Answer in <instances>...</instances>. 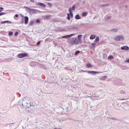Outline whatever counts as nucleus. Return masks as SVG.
Wrapping results in <instances>:
<instances>
[{
	"label": "nucleus",
	"instance_id": "2f4dec72",
	"mask_svg": "<svg viewBox=\"0 0 129 129\" xmlns=\"http://www.w3.org/2000/svg\"><path fill=\"white\" fill-rule=\"evenodd\" d=\"M19 35V32L17 31L15 33V36H18Z\"/></svg>",
	"mask_w": 129,
	"mask_h": 129
},
{
	"label": "nucleus",
	"instance_id": "f8f14e48",
	"mask_svg": "<svg viewBox=\"0 0 129 129\" xmlns=\"http://www.w3.org/2000/svg\"><path fill=\"white\" fill-rule=\"evenodd\" d=\"M81 37H82V35H79L78 36V42L79 44H81L82 43V40H81Z\"/></svg>",
	"mask_w": 129,
	"mask_h": 129
},
{
	"label": "nucleus",
	"instance_id": "bb28decb",
	"mask_svg": "<svg viewBox=\"0 0 129 129\" xmlns=\"http://www.w3.org/2000/svg\"><path fill=\"white\" fill-rule=\"evenodd\" d=\"M80 53V51L79 50H77V51H76L75 53V55H78V54Z\"/></svg>",
	"mask_w": 129,
	"mask_h": 129
},
{
	"label": "nucleus",
	"instance_id": "09e8293b",
	"mask_svg": "<svg viewBox=\"0 0 129 129\" xmlns=\"http://www.w3.org/2000/svg\"><path fill=\"white\" fill-rule=\"evenodd\" d=\"M67 1H69V0H67Z\"/></svg>",
	"mask_w": 129,
	"mask_h": 129
},
{
	"label": "nucleus",
	"instance_id": "c03bdc74",
	"mask_svg": "<svg viewBox=\"0 0 129 129\" xmlns=\"http://www.w3.org/2000/svg\"><path fill=\"white\" fill-rule=\"evenodd\" d=\"M60 110H64V109H63V108H60Z\"/></svg>",
	"mask_w": 129,
	"mask_h": 129
},
{
	"label": "nucleus",
	"instance_id": "a19ab883",
	"mask_svg": "<svg viewBox=\"0 0 129 129\" xmlns=\"http://www.w3.org/2000/svg\"><path fill=\"white\" fill-rule=\"evenodd\" d=\"M126 63H129V58L125 61Z\"/></svg>",
	"mask_w": 129,
	"mask_h": 129
},
{
	"label": "nucleus",
	"instance_id": "a878e982",
	"mask_svg": "<svg viewBox=\"0 0 129 129\" xmlns=\"http://www.w3.org/2000/svg\"><path fill=\"white\" fill-rule=\"evenodd\" d=\"M91 46H93V48H94V47H95V46H96V43H93L91 44Z\"/></svg>",
	"mask_w": 129,
	"mask_h": 129
},
{
	"label": "nucleus",
	"instance_id": "473e14b6",
	"mask_svg": "<svg viewBox=\"0 0 129 129\" xmlns=\"http://www.w3.org/2000/svg\"><path fill=\"white\" fill-rule=\"evenodd\" d=\"M106 78V76H103L102 77V80H104V79H105Z\"/></svg>",
	"mask_w": 129,
	"mask_h": 129
},
{
	"label": "nucleus",
	"instance_id": "2eb2a0df",
	"mask_svg": "<svg viewBox=\"0 0 129 129\" xmlns=\"http://www.w3.org/2000/svg\"><path fill=\"white\" fill-rule=\"evenodd\" d=\"M96 38V35L92 34L90 36V40H93V39H95Z\"/></svg>",
	"mask_w": 129,
	"mask_h": 129
},
{
	"label": "nucleus",
	"instance_id": "49530a36",
	"mask_svg": "<svg viewBox=\"0 0 129 129\" xmlns=\"http://www.w3.org/2000/svg\"><path fill=\"white\" fill-rule=\"evenodd\" d=\"M88 97H95V96H88Z\"/></svg>",
	"mask_w": 129,
	"mask_h": 129
},
{
	"label": "nucleus",
	"instance_id": "4c0bfd02",
	"mask_svg": "<svg viewBox=\"0 0 129 129\" xmlns=\"http://www.w3.org/2000/svg\"><path fill=\"white\" fill-rule=\"evenodd\" d=\"M21 24H24V19L21 20Z\"/></svg>",
	"mask_w": 129,
	"mask_h": 129
},
{
	"label": "nucleus",
	"instance_id": "ea45409f",
	"mask_svg": "<svg viewBox=\"0 0 129 129\" xmlns=\"http://www.w3.org/2000/svg\"><path fill=\"white\" fill-rule=\"evenodd\" d=\"M73 30H77V28L74 27H73Z\"/></svg>",
	"mask_w": 129,
	"mask_h": 129
},
{
	"label": "nucleus",
	"instance_id": "58836bf2",
	"mask_svg": "<svg viewBox=\"0 0 129 129\" xmlns=\"http://www.w3.org/2000/svg\"><path fill=\"white\" fill-rule=\"evenodd\" d=\"M48 6H49L50 8L52 7L50 3H48Z\"/></svg>",
	"mask_w": 129,
	"mask_h": 129
},
{
	"label": "nucleus",
	"instance_id": "c9c22d12",
	"mask_svg": "<svg viewBox=\"0 0 129 129\" xmlns=\"http://www.w3.org/2000/svg\"><path fill=\"white\" fill-rule=\"evenodd\" d=\"M111 119H112L113 120H116V118H113V117H111L110 118Z\"/></svg>",
	"mask_w": 129,
	"mask_h": 129
},
{
	"label": "nucleus",
	"instance_id": "f257e3e1",
	"mask_svg": "<svg viewBox=\"0 0 129 129\" xmlns=\"http://www.w3.org/2000/svg\"><path fill=\"white\" fill-rule=\"evenodd\" d=\"M24 9H25L26 11H27L28 14H30V15L31 14H36V13H40V12H41L39 10H37L34 9H31L27 7H24Z\"/></svg>",
	"mask_w": 129,
	"mask_h": 129
},
{
	"label": "nucleus",
	"instance_id": "4468645a",
	"mask_svg": "<svg viewBox=\"0 0 129 129\" xmlns=\"http://www.w3.org/2000/svg\"><path fill=\"white\" fill-rule=\"evenodd\" d=\"M6 23H7V24H12V22L10 21H2L1 22V24H6Z\"/></svg>",
	"mask_w": 129,
	"mask_h": 129
},
{
	"label": "nucleus",
	"instance_id": "1a4fd4ad",
	"mask_svg": "<svg viewBox=\"0 0 129 129\" xmlns=\"http://www.w3.org/2000/svg\"><path fill=\"white\" fill-rule=\"evenodd\" d=\"M36 5L39 7H41V8H46V5H45L44 3H36Z\"/></svg>",
	"mask_w": 129,
	"mask_h": 129
},
{
	"label": "nucleus",
	"instance_id": "e433bc0d",
	"mask_svg": "<svg viewBox=\"0 0 129 129\" xmlns=\"http://www.w3.org/2000/svg\"><path fill=\"white\" fill-rule=\"evenodd\" d=\"M111 17L110 16H108L106 18L107 20H109V19H110Z\"/></svg>",
	"mask_w": 129,
	"mask_h": 129
},
{
	"label": "nucleus",
	"instance_id": "f3484780",
	"mask_svg": "<svg viewBox=\"0 0 129 129\" xmlns=\"http://www.w3.org/2000/svg\"><path fill=\"white\" fill-rule=\"evenodd\" d=\"M95 43H98L99 42V37H97L94 41Z\"/></svg>",
	"mask_w": 129,
	"mask_h": 129
},
{
	"label": "nucleus",
	"instance_id": "7c9ffc66",
	"mask_svg": "<svg viewBox=\"0 0 129 129\" xmlns=\"http://www.w3.org/2000/svg\"><path fill=\"white\" fill-rule=\"evenodd\" d=\"M3 11H4V8L1 7L0 8V13H2V12H3Z\"/></svg>",
	"mask_w": 129,
	"mask_h": 129
},
{
	"label": "nucleus",
	"instance_id": "5701e85b",
	"mask_svg": "<svg viewBox=\"0 0 129 129\" xmlns=\"http://www.w3.org/2000/svg\"><path fill=\"white\" fill-rule=\"evenodd\" d=\"M87 67H88L89 68H90V67H92V65L90 64V63L87 64Z\"/></svg>",
	"mask_w": 129,
	"mask_h": 129
},
{
	"label": "nucleus",
	"instance_id": "a211bd4d",
	"mask_svg": "<svg viewBox=\"0 0 129 129\" xmlns=\"http://www.w3.org/2000/svg\"><path fill=\"white\" fill-rule=\"evenodd\" d=\"M88 14V13H87V12H84L82 13V16L83 17H86V16H87Z\"/></svg>",
	"mask_w": 129,
	"mask_h": 129
},
{
	"label": "nucleus",
	"instance_id": "ddd939ff",
	"mask_svg": "<svg viewBox=\"0 0 129 129\" xmlns=\"http://www.w3.org/2000/svg\"><path fill=\"white\" fill-rule=\"evenodd\" d=\"M69 11L70 12V16L71 18H73V12H72V10H71V7H70L69 9Z\"/></svg>",
	"mask_w": 129,
	"mask_h": 129
},
{
	"label": "nucleus",
	"instance_id": "20e7f679",
	"mask_svg": "<svg viewBox=\"0 0 129 129\" xmlns=\"http://www.w3.org/2000/svg\"><path fill=\"white\" fill-rule=\"evenodd\" d=\"M81 72H86V73H88L89 74H92V75H95V74H99L100 73H102V72H95L93 71H83V70H82Z\"/></svg>",
	"mask_w": 129,
	"mask_h": 129
},
{
	"label": "nucleus",
	"instance_id": "37998d69",
	"mask_svg": "<svg viewBox=\"0 0 129 129\" xmlns=\"http://www.w3.org/2000/svg\"><path fill=\"white\" fill-rule=\"evenodd\" d=\"M30 2H31L32 3H35V1L34 0H30Z\"/></svg>",
	"mask_w": 129,
	"mask_h": 129
},
{
	"label": "nucleus",
	"instance_id": "39448f33",
	"mask_svg": "<svg viewBox=\"0 0 129 129\" xmlns=\"http://www.w3.org/2000/svg\"><path fill=\"white\" fill-rule=\"evenodd\" d=\"M124 109V110H126L128 111L129 110V105L127 104H122L121 107L119 108V109L121 110V109Z\"/></svg>",
	"mask_w": 129,
	"mask_h": 129
},
{
	"label": "nucleus",
	"instance_id": "cd10ccee",
	"mask_svg": "<svg viewBox=\"0 0 129 129\" xmlns=\"http://www.w3.org/2000/svg\"><path fill=\"white\" fill-rule=\"evenodd\" d=\"M14 34V33L13 32H10L9 33V36H13V35Z\"/></svg>",
	"mask_w": 129,
	"mask_h": 129
},
{
	"label": "nucleus",
	"instance_id": "9b49d317",
	"mask_svg": "<svg viewBox=\"0 0 129 129\" xmlns=\"http://www.w3.org/2000/svg\"><path fill=\"white\" fill-rule=\"evenodd\" d=\"M121 50H125V51H128L129 47L127 46H124L121 47Z\"/></svg>",
	"mask_w": 129,
	"mask_h": 129
},
{
	"label": "nucleus",
	"instance_id": "dca6fc26",
	"mask_svg": "<svg viewBox=\"0 0 129 129\" xmlns=\"http://www.w3.org/2000/svg\"><path fill=\"white\" fill-rule=\"evenodd\" d=\"M75 18L76 20L81 19V17H80V15H79V14L76 15Z\"/></svg>",
	"mask_w": 129,
	"mask_h": 129
},
{
	"label": "nucleus",
	"instance_id": "c756f323",
	"mask_svg": "<svg viewBox=\"0 0 129 129\" xmlns=\"http://www.w3.org/2000/svg\"><path fill=\"white\" fill-rule=\"evenodd\" d=\"M4 15H6V13L4 12H2V13L0 12V17L1 16H4Z\"/></svg>",
	"mask_w": 129,
	"mask_h": 129
},
{
	"label": "nucleus",
	"instance_id": "f704fd0d",
	"mask_svg": "<svg viewBox=\"0 0 129 129\" xmlns=\"http://www.w3.org/2000/svg\"><path fill=\"white\" fill-rule=\"evenodd\" d=\"M40 44H41V41L37 42V46H39L40 45Z\"/></svg>",
	"mask_w": 129,
	"mask_h": 129
},
{
	"label": "nucleus",
	"instance_id": "4be33fe9",
	"mask_svg": "<svg viewBox=\"0 0 129 129\" xmlns=\"http://www.w3.org/2000/svg\"><path fill=\"white\" fill-rule=\"evenodd\" d=\"M45 18L47 20H50V19H51V15H47L45 17Z\"/></svg>",
	"mask_w": 129,
	"mask_h": 129
},
{
	"label": "nucleus",
	"instance_id": "aec40b11",
	"mask_svg": "<svg viewBox=\"0 0 129 129\" xmlns=\"http://www.w3.org/2000/svg\"><path fill=\"white\" fill-rule=\"evenodd\" d=\"M67 19L69 20V21H70V14L69 13H67Z\"/></svg>",
	"mask_w": 129,
	"mask_h": 129
},
{
	"label": "nucleus",
	"instance_id": "412c9836",
	"mask_svg": "<svg viewBox=\"0 0 129 129\" xmlns=\"http://www.w3.org/2000/svg\"><path fill=\"white\" fill-rule=\"evenodd\" d=\"M76 8V6L73 5V7H72V9H71L72 11H75Z\"/></svg>",
	"mask_w": 129,
	"mask_h": 129
},
{
	"label": "nucleus",
	"instance_id": "423d86ee",
	"mask_svg": "<svg viewBox=\"0 0 129 129\" xmlns=\"http://www.w3.org/2000/svg\"><path fill=\"white\" fill-rule=\"evenodd\" d=\"M124 38L122 35H117L114 37L115 41H123Z\"/></svg>",
	"mask_w": 129,
	"mask_h": 129
},
{
	"label": "nucleus",
	"instance_id": "79ce46f5",
	"mask_svg": "<svg viewBox=\"0 0 129 129\" xmlns=\"http://www.w3.org/2000/svg\"><path fill=\"white\" fill-rule=\"evenodd\" d=\"M18 17H19V15H18V14L15 15V17L16 18H18Z\"/></svg>",
	"mask_w": 129,
	"mask_h": 129
},
{
	"label": "nucleus",
	"instance_id": "c85d7f7f",
	"mask_svg": "<svg viewBox=\"0 0 129 129\" xmlns=\"http://www.w3.org/2000/svg\"><path fill=\"white\" fill-rule=\"evenodd\" d=\"M36 23H38V24H40L41 23V21L39 20V19H37L36 20Z\"/></svg>",
	"mask_w": 129,
	"mask_h": 129
},
{
	"label": "nucleus",
	"instance_id": "393cba45",
	"mask_svg": "<svg viewBox=\"0 0 129 129\" xmlns=\"http://www.w3.org/2000/svg\"><path fill=\"white\" fill-rule=\"evenodd\" d=\"M108 59H111H111H113V56H112V55H110V56H109L108 57Z\"/></svg>",
	"mask_w": 129,
	"mask_h": 129
},
{
	"label": "nucleus",
	"instance_id": "6e6552de",
	"mask_svg": "<svg viewBox=\"0 0 129 129\" xmlns=\"http://www.w3.org/2000/svg\"><path fill=\"white\" fill-rule=\"evenodd\" d=\"M72 36H74V34H70V35H68L62 36L61 37V38L62 39H69V38H71V37H72Z\"/></svg>",
	"mask_w": 129,
	"mask_h": 129
},
{
	"label": "nucleus",
	"instance_id": "b1692460",
	"mask_svg": "<svg viewBox=\"0 0 129 129\" xmlns=\"http://www.w3.org/2000/svg\"><path fill=\"white\" fill-rule=\"evenodd\" d=\"M34 22L33 21H31L29 22V26H32L33 24H34Z\"/></svg>",
	"mask_w": 129,
	"mask_h": 129
},
{
	"label": "nucleus",
	"instance_id": "a18cd8bd",
	"mask_svg": "<svg viewBox=\"0 0 129 129\" xmlns=\"http://www.w3.org/2000/svg\"><path fill=\"white\" fill-rule=\"evenodd\" d=\"M85 3V1H83L82 3V5H84Z\"/></svg>",
	"mask_w": 129,
	"mask_h": 129
},
{
	"label": "nucleus",
	"instance_id": "6ab92c4d",
	"mask_svg": "<svg viewBox=\"0 0 129 129\" xmlns=\"http://www.w3.org/2000/svg\"><path fill=\"white\" fill-rule=\"evenodd\" d=\"M111 32H112V33H116L117 32V29H111Z\"/></svg>",
	"mask_w": 129,
	"mask_h": 129
},
{
	"label": "nucleus",
	"instance_id": "7ed1b4c3",
	"mask_svg": "<svg viewBox=\"0 0 129 129\" xmlns=\"http://www.w3.org/2000/svg\"><path fill=\"white\" fill-rule=\"evenodd\" d=\"M23 102H22V106H26L27 107H31L32 106V105L31 104V103L29 102V103H27L26 102V100H28V97H24L23 98Z\"/></svg>",
	"mask_w": 129,
	"mask_h": 129
},
{
	"label": "nucleus",
	"instance_id": "f03ea898",
	"mask_svg": "<svg viewBox=\"0 0 129 129\" xmlns=\"http://www.w3.org/2000/svg\"><path fill=\"white\" fill-rule=\"evenodd\" d=\"M68 42L69 44H71V45H78L79 44L78 39L75 37L68 39Z\"/></svg>",
	"mask_w": 129,
	"mask_h": 129
},
{
	"label": "nucleus",
	"instance_id": "0eeeda50",
	"mask_svg": "<svg viewBox=\"0 0 129 129\" xmlns=\"http://www.w3.org/2000/svg\"><path fill=\"white\" fill-rule=\"evenodd\" d=\"M29 54L27 53H19L17 55L18 58H24V57H28Z\"/></svg>",
	"mask_w": 129,
	"mask_h": 129
},
{
	"label": "nucleus",
	"instance_id": "72a5a7b5",
	"mask_svg": "<svg viewBox=\"0 0 129 129\" xmlns=\"http://www.w3.org/2000/svg\"><path fill=\"white\" fill-rule=\"evenodd\" d=\"M107 6H108V5H107V4H105V5H101L102 7H107Z\"/></svg>",
	"mask_w": 129,
	"mask_h": 129
},
{
	"label": "nucleus",
	"instance_id": "9d476101",
	"mask_svg": "<svg viewBox=\"0 0 129 129\" xmlns=\"http://www.w3.org/2000/svg\"><path fill=\"white\" fill-rule=\"evenodd\" d=\"M24 23L25 25L29 24V17L28 16L24 17Z\"/></svg>",
	"mask_w": 129,
	"mask_h": 129
},
{
	"label": "nucleus",
	"instance_id": "de8ad7c7",
	"mask_svg": "<svg viewBox=\"0 0 129 129\" xmlns=\"http://www.w3.org/2000/svg\"><path fill=\"white\" fill-rule=\"evenodd\" d=\"M125 99H122L121 100H124Z\"/></svg>",
	"mask_w": 129,
	"mask_h": 129
}]
</instances>
